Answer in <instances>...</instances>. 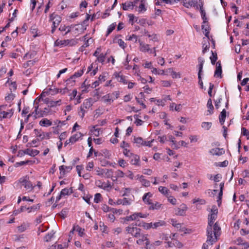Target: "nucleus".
Instances as JSON below:
<instances>
[{
    "label": "nucleus",
    "mask_w": 249,
    "mask_h": 249,
    "mask_svg": "<svg viewBox=\"0 0 249 249\" xmlns=\"http://www.w3.org/2000/svg\"><path fill=\"white\" fill-rule=\"evenodd\" d=\"M102 100L106 103L108 104H111L113 102L114 100L112 99V95H110V94H107L102 97Z\"/></svg>",
    "instance_id": "nucleus-18"
},
{
    "label": "nucleus",
    "mask_w": 249,
    "mask_h": 249,
    "mask_svg": "<svg viewBox=\"0 0 249 249\" xmlns=\"http://www.w3.org/2000/svg\"><path fill=\"white\" fill-rule=\"evenodd\" d=\"M73 231H76L78 232V234L80 236L82 237L84 234V229L81 228L79 226H74L73 228Z\"/></svg>",
    "instance_id": "nucleus-29"
},
{
    "label": "nucleus",
    "mask_w": 249,
    "mask_h": 249,
    "mask_svg": "<svg viewBox=\"0 0 249 249\" xmlns=\"http://www.w3.org/2000/svg\"><path fill=\"white\" fill-rule=\"evenodd\" d=\"M134 4L133 2L127 1L123 4V9L124 10H128L129 9H133Z\"/></svg>",
    "instance_id": "nucleus-22"
},
{
    "label": "nucleus",
    "mask_w": 249,
    "mask_h": 249,
    "mask_svg": "<svg viewBox=\"0 0 249 249\" xmlns=\"http://www.w3.org/2000/svg\"><path fill=\"white\" fill-rule=\"evenodd\" d=\"M215 225L214 221L213 220H208V225L207 226V231H208V234H209L210 231L211 232L212 228Z\"/></svg>",
    "instance_id": "nucleus-41"
},
{
    "label": "nucleus",
    "mask_w": 249,
    "mask_h": 249,
    "mask_svg": "<svg viewBox=\"0 0 249 249\" xmlns=\"http://www.w3.org/2000/svg\"><path fill=\"white\" fill-rule=\"evenodd\" d=\"M29 225L28 223H23L20 226L18 227V230L19 232H22L26 231L29 227Z\"/></svg>",
    "instance_id": "nucleus-27"
},
{
    "label": "nucleus",
    "mask_w": 249,
    "mask_h": 249,
    "mask_svg": "<svg viewBox=\"0 0 249 249\" xmlns=\"http://www.w3.org/2000/svg\"><path fill=\"white\" fill-rule=\"evenodd\" d=\"M91 131L96 136H98L100 135V129L96 128V126H93V130H91Z\"/></svg>",
    "instance_id": "nucleus-61"
},
{
    "label": "nucleus",
    "mask_w": 249,
    "mask_h": 249,
    "mask_svg": "<svg viewBox=\"0 0 249 249\" xmlns=\"http://www.w3.org/2000/svg\"><path fill=\"white\" fill-rule=\"evenodd\" d=\"M212 229L211 232L210 231L209 234H208V231H207V243L216 242L217 241L218 237L221 234V228L217 222L215 223V225Z\"/></svg>",
    "instance_id": "nucleus-1"
},
{
    "label": "nucleus",
    "mask_w": 249,
    "mask_h": 249,
    "mask_svg": "<svg viewBox=\"0 0 249 249\" xmlns=\"http://www.w3.org/2000/svg\"><path fill=\"white\" fill-rule=\"evenodd\" d=\"M116 77H117L118 81H119L120 82H122L124 84L127 83L125 77L124 76L118 75V76Z\"/></svg>",
    "instance_id": "nucleus-57"
},
{
    "label": "nucleus",
    "mask_w": 249,
    "mask_h": 249,
    "mask_svg": "<svg viewBox=\"0 0 249 249\" xmlns=\"http://www.w3.org/2000/svg\"><path fill=\"white\" fill-rule=\"evenodd\" d=\"M69 40H59L58 39L56 40L55 41L54 44L55 46H63L66 45L69 42Z\"/></svg>",
    "instance_id": "nucleus-33"
},
{
    "label": "nucleus",
    "mask_w": 249,
    "mask_h": 249,
    "mask_svg": "<svg viewBox=\"0 0 249 249\" xmlns=\"http://www.w3.org/2000/svg\"><path fill=\"white\" fill-rule=\"evenodd\" d=\"M212 52V56H211L210 57V59H211V60L212 64L213 65H214L217 59V54L216 53H213V52Z\"/></svg>",
    "instance_id": "nucleus-50"
},
{
    "label": "nucleus",
    "mask_w": 249,
    "mask_h": 249,
    "mask_svg": "<svg viewBox=\"0 0 249 249\" xmlns=\"http://www.w3.org/2000/svg\"><path fill=\"white\" fill-rule=\"evenodd\" d=\"M148 234L142 233L140 237L137 238L138 240L136 241V243L139 245L143 244V242H145V244L146 247H148L150 244V241L148 238Z\"/></svg>",
    "instance_id": "nucleus-5"
},
{
    "label": "nucleus",
    "mask_w": 249,
    "mask_h": 249,
    "mask_svg": "<svg viewBox=\"0 0 249 249\" xmlns=\"http://www.w3.org/2000/svg\"><path fill=\"white\" fill-rule=\"evenodd\" d=\"M114 204L123 205H129L131 204L130 200L128 199L127 198L124 197L123 199H119L117 200L116 202H113Z\"/></svg>",
    "instance_id": "nucleus-15"
},
{
    "label": "nucleus",
    "mask_w": 249,
    "mask_h": 249,
    "mask_svg": "<svg viewBox=\"0 0 249 249\" xmlns=\"http://www.w3.org/2000/svg\"><path fill=\"white\" fill-rule=\"evenodd\" d=\"M207 107L209 108L208 111L209 112L210 114L213 113V106L212 104V101L211 99H209L208 101L207 104Z\"/></svg>",
    "instance_id": "nucleus-38"
},
{
    "label": "nucleus",
    "mask_w": 249,
    "mask_h": 249,
    "mask_svg": "<svg viewBox=\"0 0 249 249\" xmlns=\"http://www.w3.org/2000/svg\"><path fill=\"white\" fill-rule=\"evenodd\" d=\"M25 153L26 154L34 157L39 153V151L36 149H25Z\"/></svg>",
    "instance_id": "nucleus-24"
},
{
    "label": "nucleus",
    "mask_w": 249,
    "mask_h": 249,
    "mask_svg": "<svg viewBox=\"0 0 249 249\" xmlns=\"http://www.w3.org/2000/svg\"><path fill=\"white\" fill-rule=\"evenodd\" d=\"M73 193L72 189L71 188H64L60 192V195L56 197V201H58L62 197H64L66 196H69Z\"/></svg>",
    "instance_id": "nucleus-6"
},
{
    "label": "nucleus",
    "mask_w": 249,
    "mask_h": 249,
    "mask_svg": "<svg viewBox=\"0 0 249 249\" xmlns=\"http://www.w3.org/2000/svg\"><path fill=\"white\" fill-rule=\"evenodd\" d=\"M130 163L135 165L140 166V158L139 156L133 154L130 158Z\"/></svg>",
    "instance_id": "nucleus-12"
},
{
    "label": "nucleus",
    "mask_w": 249,
    "mask_h": 249,
    "mask_svg": "<svg viewBox=\"0 0 249 249\" xmlns=\"http://www.w3.org/2000/svg\"><path fill=\"white\" fill-rule=\"evenodd\" d=\"M153 196V194L150 192L145 193L142 196V199L143 202L147 205H150L152 203L150 198Z\"/></svg>",
    "instance_id": "nucleus-11"
},
{
    "label": "nucleus",
    "mask_w": 249,
    "mask_h": 249,
    "mask_svg": "<svg viewBox=\"0 0 249 249\" xmlns=\"http://www.w3.org/2000/svg\"><path fill=\"white\" fill-rule=\"evenodd\" d=\"M35 63V61L34 60H29L26 63H24L23 65V67L25 68H26L28 67L33 66Z\"/></svg>",
    "instance_id": "nucleus-54"
},
{
    "label": "nucleus",
    "mask_w": 249,
    "mask_h": 249,
    "mask_svg": "<svg viewBox=\"0 0 249 249\" xmlns=\"http://www.w3.org/2000/svg\"><path fill=\"white\" fill-rule=\"evenodd\" d=\"M125 231L127 233L130 234L132 236L136 238L140 237L141 234L142 233V229L136 227L128 226L126 227Z\"/></svg>",
    "instance_id": "nucleus-3"
},
{
    "label": "nucleus",
    "mask_w": 249,
    "mask_h": 249,
    "mask_svg": "<svg viewBox=\"0 0 249 249\" xmlns=\"http://www.w3.org/2000/svg\"><path fill=\"white\" fill-rule=\"evenodd\" d=\"M242 133L243 135L248 137L247 139H249V131H248L246 128H242Z\"/></svg>",
    "instance_id": "nucleus-62"
},
{
    "label": "nucleus",
    "mask_w": 249,
    "mask_h": 249,
    "mask_svg": "<svg viewBox=\"0 0 249 249\" xmlns=\"http://www.w3.org/2000/svg\"><path fill=\"white\" fill-rule=\"evenodd\" d=\"M34 132L36 137H37V139H39L40 141H42L45 138H49V134L48 133H45L41 131V130L36 129L34 130Z\"/></svg>",
    "instance_id": "nucleus-7"
},
{
    "label": "nucleus",
    "mask_w": 249,
    "mask_h": 249,
    "mask_svg": "<svg viewBox=\"0 0 249 249\" xmlns=\"http://www.w3.org/2000/svg\"><path fill=\"white\" fill-rule=\"evenodd\" d=\"M147 36L151 37V40L154 41H158V38L156 34L150 35L147 34Z\"/></svg>",
    "instance_id": "nucleus-60"
},
{
    "label": "nucleus",
    "mask_w": 249,
    "mask_h": 249,
    "mask_svg": "<svg viewBox=\"0 0 249 249\" xmlns=\"http://www.w3.org/2000/svg\"><path fill=\"white\" fill-rule=\"evenodd\" d=\"M95 171L96 172V174L99 176H103L105 173V169L99 167H96L95 169Z\"/></svg>",
    "instance_id": "nucleus-40"
},
{
    "label": "nucleus",
    "mask_w": 249,
    "mask_h": 249,
    "mask_svg": "<svg viewBox=\"0 0 249 249\" xmlns=\"http://www.w3.org/2000/svg\"><path fill=\"white\" fill-rule=\"evenodd\" d=\"M201 27L202 30H203V33L205 34V35L207 37L208 39H209V27L207 24V21L205 24H204V22H203V24L202 25Z\"/></svg>",
    "instance_id": "nucleus-20"
},
{
    "label": "nucleus",
    "mask_w": 249,
    "mask_h": 249,
    "mask_svg": "<svg viewBox=\"0 0 249 249\" xmlns=\"http://www.w3.org/2000/svg\"><path fill=\"white\" fill-rule=\"evenodd\" d=\"M0 114H2V118H6L7 117H11L13 114V112H5L4 111H0Z\"/></svg>",
    "instance_id": "nucleus-43"
},
{
    "label": "nucleus",
    "mask_w": 249,
    "mask_h": 249,
    "mask_svg": "<svg viewBox=\"0 0 249 249\" xmlns=\"http://www.w3.org/2000/svg\"><path fill=\"white\" fill-rule=\"evenodd\" d=\"M140 181L141 182L142 185L145 187H148L150 185V181L144 179L142 176H141L140 177Z\"/></svg>",
    "instance_id": "nucleus-36"
},
{
    "label": "nucleus",
    "mask_w": 249,
    "mask_h": 249,
    "mask_svg": "<svg viewBox=\"0 0 249 249\" xmlns=\"http://www.w3.org/2000/svg\"><path fill=\"white\" fill-rule=\"evenodd\" d=\"M224 182H221L220 184V192L219 193V195H218V199L217 200V201L218 203V205H219V204L220 203V200H221V197H222V194H223V187H224Z\"/></svg>",
    "instance_id": "nucleus-34"
},
{
    "label": "nucleus",
    "mask_w": 249,
    "mask_h": 249,
    "mask_svg": "<svg viewBox=\"0 0 249 249\" xmlns=\"http://www.w3.org/2000/svg\"><path fill=\"white\" fill-rule=\"evenodd\" d=\"M81 136L82 135L80 133L74 134L69 139V142H71V143H74L81 137Z\"/></svg>",
    "instance_id": "nucleus-23"
},
{
    "label": "nucleus",
    "mask_w": 249,
    "mask_h": 249,
    "mask_svg": "<svg viewBox=\"0 0 249 249\" xmlns=\"http://www.w3.org/2000/svg\"><path fill=\"white\" fill-rule=\"evenodd\" d=\"M140 43V51L142 52H147L150 51V53H152V50L150 49L149 45L148 44H145L140 40H139Z\"/></svg>",
    "instance_id": "nucleus-10"
},
{
    "label": "nucleus",
    "mask_w": 249,
    "mask_h": 249,
    "mask_svg": "<svg viewBox=\"0 0 249 249\" xmlns=\"http://www.w3.org/2000/svg\"><path fill=\"white\" fill-rule=\"evenodd\" d=\"M113 42L117 43L123 49L126 47V44L124 41L122 39H117V37L113 39Z\"/></svg>",
    "instance_id": "nucleus-30"
},
{
    "label": "nucleus",
    "mask_w": 249,
    "mask_h": 249,
    "mask_svg": "<svg viewBox=\"0 0 249 249\" xmlns=\"http://www.w3.org/2000/svg\"><path fill=\"white\" fill-rule=\"evenodd\" d=\"M40 208V205L39 204L36 205H34L31 207H28L27 208V211L28 213H30L32 211H35L36 210L39 209Z\"/></svg>",
    "instance_id": "nucleus-42"
},
{
    "label": "nucleus",
    "mask_w": 249,
    "mask_h": 249,
    "mask_svg": "<svg viewBox=\"0 0 249 249\" xmlns=\"http://www.w3.org/2000/svg\"><path fill=\"white\" fill-rule=\"evenodd\" d=\"M165 222L163 221H160L153 224L152 228L156 229L157 228L165 225Z\"/></svg>",
    "instance_id": "nucleus-45"
},
{
    "label": "nucleus",
    "mask_w": 249,
    "mask_h": 249,
    "mask_svg": "<svg viewBox=\"0 0 249 249\" xmlns=\"http://www.w3.org/2000/svg\"><path fill=\"white\" fill-rule=\"evenodd\" d=\"M39 124L42 126H49L52 124V122L47 119H44L39 122Z\"/></svg>",
    "instance_id": "nucleus-25"
},
{
    "label": "nucleus",
    "mask_w": 249,
    "mask_h": 249,
    "mask_svg": "<svg viewBox=\"0 0 249 249\" xmlns=\"http://www.w3.org/2000/svg\"><path fill=\"white\" fill-rule=\"evenodd\" d=\"M159 191L163 195H166L167 196H168L169 190L165 187L160 186L159 188Z\"/></svg>",
    "instance_id": "nucleus-39"
},
{
    "label": "nucleus",
    "mask_w": 249,
    "mask_h": 249,
    "mask_svg": "<svg viewBox=\"0 0 249 249\" xmlns=\"http://www.w3.org/2000/svg\"><path fill=\"white\" fill-rule=\"evenodd\" d=\"M19 181L20 183L22 184V185L24 187L26 190L28 192L31 191L33 188L34 186H33L32 183L29 180V178L27 176L24 177L19 179Z\"/></svg>",
    "instance_id": "nucleus-4"
},
{
    "label": "nucleus",
    "mask_w": 249,
    "mask_h": 249,
    "mask_svg": "<svg viewBox=\"0 0 249 249\" xmlns=\"http://www.w3.org/2000/svg\"><path fill=\"white\" fill-rule=\"evenodd\" d=\"M144 142L141 137H137L134 139V142L137 143L138 146L143 145Z\"/></svg>",
    "instance_id": "nucleus-32"
},
{
    "label": "nucleus",
    "mask_w": 249,
    "mask_h": 249,
    "mask_svg": "<svg viewBox=\"0 0 249 249\" xmlns=\"http://www.w3.org/2000/svg\"><path fill=\"white\" fill-rule=\"evenodd\" d=\"M106 55V54H103V53L100 54L97 57V61L99 62H101V63H103L105 60Z\"/></svg>",
    "instance_id": "nucleus-46"
},
{
    "label": "nucleus",
    "mask_w": 249,
    "mask_h": 249,
    "mask_svg": "<svg viewBox=\"0 0 249 249\" xmlns=\"http://www.w3.org/2000/svg\"><path fill=\"white\" fill-rule=\"evenodd\" d=\"M54 234L55 232L53 231H52L44 237V241L46 242L51 241L52 238L54 236Z\"/></svg>",
    "instance_id": "nucleus-35"
},
{
    "label": "nucleus",
    "mask_w": 249,
    "mask_h": 249,
    "mask_svg": "<svg viewBox=\"0 0 249 249\" xmlns=\"http://www.w3.org/2000/svg\"><path fill=\"white\" fill-rule=\"evenodd\" d=\"M217 210H214L213 211V210H212V213L209 216L208 220L215 221L216 218H217Z\"/></svg>",
    "instance_id": "nucleus-31"
},
{
    "label": "nucleus",
    "mask_w": 249,
    "mask_h": 249,
    "mask_svg": "<svg viewBox=\"0 0 249 249\" xmlns=\"http://www.w3.org/2000/svg\"><path fill=\"white\" fill-rule=\"evenodd\" d=\"M61 102V100H59L58 101L51 100L50 101L47 102V104L49 105V106L53 107H55L57 105H60Z\"/></svg>",
    "instance_id": "nucleus-37"
},
{
    "label": "nucleus",
    "mask_w": 249,
    "mask_h": 249,
    "mask_svg": "<svg viewBox=\"0 0 249 249\" xmlns=\"http://www.w3.org/2000/svg\"><path fill=\"white\" fill-rule=\"evenodd\" d=\"M201 126L203 128L206 130H209L212 126V123L203 122L202 123Z\"/></svg>",
    "instance_id": "nucleus-47"
},
{
    "label": "nucleus",
    "mask_w": 249,
    "mask_h": 249,
    "mask_svg": "<svg viewBox=\"0 0 249 249\" xmlns=\"http://www.w3.org/2000/svg\"><path fill=\"white\" fill-rule=\"evenodd\" d=\"M115 175L117 178H123L124 177V172L119 170L115 172Z\"/></svg>",
    "instance_id": "nucleus-63"
},
{
    "label": "nucleus",
    "mask_w": 249,
    "mask_h": 249,
    "mask_svg": "<svg viewBox=\"0 0 249 249\" xmlns=\"http://www.w3.org/2000/svg\"><path fill=\"white\" fill-rule=\"evenodd\" d=\"M92 106V103L90 98L86 99L80 107V111L78 112L82 118H83L85 113L87 112L86 109L89 108Z\"/></svg>",
    "instance_id": "nucleus-2"
},
{
    "label": "nucleus",
    "mask_w": 249,
    "mask_h": 249,
    "mask_svg": "<svg viewBox=\"0 0 249 249\" xmlns=\"http://www.w3.org/2000/svg\"><path fill=\"white\" fill-rule=\"evenodd\" d=\"M171 223L172 224V225L174 226V227H175L176 228H180L181 227V225L180 223H178L177 222V221L175 219H172L171 220Z\"/></svg>",
    "instance_id": "nucleus-58"
},
{
    "label": "nucleus",
    "mask_w": 249,
    "mask_h": 249,
    "mask_svg": "<svg viewBox=\"0 0 249 249\" xmlns=\"http://www.w3.org/2000/svg\"><path fill=\"white\" fill-rule=\"evenodd\" d=\"M83 70H80V71H78L77 72H75L74 74H73L72 76H71V77L69 78L67 80V83H70L71 82L74 83L75 82L74 79L76 78L80 77L83 74Z\"/></svg>",
    "instance_id": "nucleus-13"
},
{
    "label": "nucleus",
    "mask_w": 249,
    "mask_h": 249,
    "mask_svg": "<svg viewBox=\"0 0 249 249\" xmlns=\"http://www.w3.org/2000/svg\"><path fill=\"white\" fill-rule=\"evenodd\" d=\"M116 24L115 23H112L111 24L108 28L107 36H108L109 34H110L114 30Z\"/></svg>",
    "instance_id": "nucleus-55"
},
{
    "label": "nucleus",
    "mask_w": 249,
    "mask_h": 249,
    "mask_svg": "<svg viewBox=\"0 0 249 249\" xmlns=\"http://www.w3.org/2000/svg\"><path fill=\"white\" fill-rule=\"evenodd\" d=\"M209 40L208 38L207 39V43L206 44V47H204V45H205V43H203V50H202V53H205L208 50H209L210 48V43L209 42Z\"/></svg>",
    "instance_id": "nucleus-48"
},
{
    "label": "nucleus",
    "mask_w": 249,
    "mask_h": 249,
    "mask_svg": "<svg viewBox=\"0 0 249 249\" xmlns=\"http://www.w3.org/2000/svg\"><path fill=\"white\" fill-rule=\"evenodd\" d=\"M73 27H75L74 30L75 34H82L84 31V29H83L82 25H75L74 26H73Z\"/></svg>",
    "instance_id": "nucleus-28"
},
{
    "label": "nucleus",
    "mask_w": 249,
    "mask_h": 249,
    "mask_svg": "<svg viewBox=\"0 0 249 249\" xmlns=\"http://www.w3.org/2000/svg\"><path fill=\"white\" fill-rule=\"evenodd\" d=\"M210 153L213 155L220 156L224 154L225 150L223 148H214L210 151Z\"/></svg>",
    "instance_id": "nucleus-14"
},
{
    "label": "nucleus",
    "mask_w": 249,
    "mask_h": 249,
    "mask_svg": "<svg viewBox=\"0 0 249 249\" xmlns=\"http://www.w3.org/2000/svg\"><path fill=\"white\" fill-rule=\"evenodd\" d=\"M226 117V111L225 109H223L219 115V122L221 124H223L225 122Z\"/></svg>",
    "instance_id": "nucleus-26"
},
{
    "label": "nucleus",
    "mask_w": 249,
    "mask_h": 249,
    "mask_svg": "<svg viewBox=\"0 0 249 249\" xmlns=\"http://www.w3.org/2000/svg\"><path fill=\"white\" fill-rule=\"evenodd\" d=\"M196 4H197V0H189L188 2L183 1V4L188 8L190 7H196Z\"/></svg>",
    "instance_id": "nucleus-19"
},
{
    "label": "nucleus",
    "mask_w": 249,
    "mask_h": 249,
    "mask_svg": "<svg viewBox=\"0 0 249 249\" xmlns=\"http://www.w3.org/2000/svg\"><path fill=\"white\" fill-rule=\"evenodd\" d=\"M149 205L150 206L148 208L149 210H154L160 209L161 208L162 204L158 202H156L155 203L152 202Z\"/></svg>",
    "instance_id": "nucleus-21"
},
{
    "label": "nucleus",
    "mask_w": 249,
    "mask_h": 249,
    "mask_svg": "<svg viewBox=\"0 0 249 249\" xmlns=\"http://www.w3.org/2000/svg\"><path fill=\"white\" fill-rule=\"evenodd\" d=\"M139 12H145L146 10L145 7L144 2L143 0H141V4L139 7Z\"/></svg>",
    "instance_id": "nucleus-49"
},
{
    "label": "nucleus",
    "mask_w": 249,
    "mask_h": 249,
    "mask_svg": "<svg viewBox=\"0 0 249 249\" xmlns=\"http://www.w3.org/2000/svg\"><path fill=\"white\" fill-rule=\"evenodd\" d=\"M213 243H215V242H211L210 243H207V240L206 242L205 243L203 244L202 249H209V247L210 246H212Z\"/></svg>",
    "instance_id": "nucleus-56"
},
{
    "label": "nucleus",
    "mask_w": 249,
    "mask_h": 249,
    "mask_svg": "<svg viewBox=\"0 0 249 249\" xmlns=\"http://www.w3.org/2000/svg\"><path fill=\"white\" fill-rule=\"evenodd\" d=\"M168 71L169 72L171 73V75H172L173 78H180V74L179 73H177L174 71H173L172 68H170L168 69Z\"/></svg>",
    "instance_id": "nucleus-44"
},
{
    "label": "nucleus",
    "mask_w": 249,
    "mask_h": 249,
    "mask_svg": "<svg viewBox=\"0 0 249 249\" xmlns=\"http://www.w3.org/2000/svg\"><path fill=\"white\" fill-rule=\"evenodd\" d=\"M102 196L100 193H97L95 194L94 199V202L98 203L101 201Z\"/></svg>",
    "instance_id": "nucleus-51"
},
{
    "label": "nucleus",
    "mask_w": 249,
    "mask_h": 249,
    "mask_svg": "<svg viewBox=\"0 0 249 249\" xmlns=\"http://www.w3.org/2000/svg\"><path fill=\"white\" fill-rule=\"evenodd\" d=\"M124 154L128 158H130L133 153H131L130 151L127 148H125L123 151Z\"/></svg>",
    "instance_id": "nucleus-52"
},
{
    "label": "nucleus",
    "mask_w": 249,
    "mask_h": 249,
    "mask_svg": "<svg viewBox=\"0 0 249 249\" xmlns=\"http://www.w3.org/2000/svg\"><path fill=\"white\" fill-rule=\"evenodd\" d=\"M49 113V109L47 108H44L43 110H40V114L39 115V116L43 117L44 116H46Z\"/></svg>",
    "instance_id": "nucleus-59"
},
{
    "label": "nucleus",
    "mask_w": 249,
    "mask_h": 249,
    "mask_svg": "<svg viewBox=\"0 0 249 249\" xmlns=\"http://www.w3.org/2000/svg\"><path fill=\"white\" fill-rule=\"evenodd\" d=\"M50 20H53V25L54 27H57L61 21V17L54 13L50 15Z\"/></svg>",
    "instance_id": "nucleus-8"
},
{
    "label": "nucleus",
    "mask_w": 249,
    "mask_h": 249,
    "mask_svg": "<svg viewBox=\"0 0 249 249\" xmlns=\"http://www.w3.org/2000/svg\"><path fill=\"white\" fill-rule=\"evenodd\" d=\"M168 197V201L171 203H172L173 205H176V199L174 198L173 196H167Z\"/></svg>",
    "instance_id": "nucleus-64"
},
{
    "label": "nucleus",
    "mask_w": 249,
    "mask_h": 249,
    "mask_svg": "<svg viewBox=\"0 0 249 249\" xmlns=\"http://www.w3.org/2000/svg\"><path fill=\"white\" fill-rule=\"evenodd\" d=\"M222 67L219 61L217 62L216 65V70L214 72V76L221 77Z\"/></svg>",
    "instance_id": "nucleus-17"
},
{
    "label": "nucleus",
    "mask_w": 249,
    "mask_h": 249,
    "mask_svg": "<svg viewBox=\"0 0 249 249\" xmlns=\"http://www.w3.org/2000/svg\"><path fill=\"white\" fill-rule=\"evenodd\" d=\"M126 39L128 40H133L135 42H137L138 41V37L136 35L133 34L132 36H127Z\"/></svg>",
    "instance_id": "nucleus-53"
},
{
    "label": "nucleus",
    "mask_w": 249,
    "mask_h": 249,
    "mask_svg": "<svg viewBox=\"0 0 249 249\" xmlns=\"http://www.w3.org/2000/svg\"><path fill=\"white\" fill-rule=\"evenodd\" d=\"M199 9H200V11L201 15L202 18L203 20V22L204 24H205L206 22V19H207L206 16V12L204 11V10L203 9V2L201 1V0H199Z\"/></svg>",
    "instance_id": "nucleus-16"
},
{
    "label": "nucleus",
    "mask_w": 249,
    "mask_h": 249,
    "mask_svg": "<svg viewBox=\"0 0 249 249\" xmlns=\"http://www.w3.org/2000/svg\"><path fill=\"white\" fill-rule=\"evenodd\" d=\"M188 208L184 204L180 205V208L175 209V214L177 215L183 216L185 215V212Z\"/></svg>",
    "instance_id": "nucleus-9"
}]
</instances>
